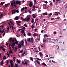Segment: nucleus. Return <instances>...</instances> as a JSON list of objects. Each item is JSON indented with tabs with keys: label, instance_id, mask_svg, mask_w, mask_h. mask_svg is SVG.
Wrapping results in <instances>:
<instances>
[{
	"label": "nucleus",
	"instance_id": "ddd939ff",
	"mask_svg": "<svg viewBox=\"0 0 67 67\" xmlns=\"http://www.w3.org/2000/svg\"><path fill=\"white\" fill-rule=\"evenodd\" d=\"M0 63L1 64V65H2L3 64V60H2V62H1Z\"/></svg>",
	"mask_w": 67,
	"mask_h": 67
},
{
	"label": "nucleus",
	"instance_id": "69168bd1",
	"mask_svg": "<svg viewBox=\"0 0 67 67\" xmlns=\"http://www.w3.org/2000/svg\"><path fill=\"white\" fill-rule=\"evenodd\" d=\"M7 55L8 56H9V53L7 52Z\"/></svg>",
	"mask_w": 67,
	"mask_h": 67
},
{
	"label": "nucleus",
	"instance_id": "c85d7f7f",
	"mask_svg": "<svg viewBox=\"0 0 67 67\" xmlns=\"http://www.w3.org/2000/svg\"><path fill=\"white\" fill-rule=\"evenodd\" d=\"M22 64L23 65H25V63L23 62V61H22Z\"/></svg>",
	"mask_w": 67,
	"mask_h": 67
},
{
	"label": "nucleus",
	"instance_id": "a18cd8bd",
	"mask_svg": "<svg viewBox=\"0 0 67 67\" xmlns=\"http://www.w3.org/2000/svg\"><path fill=\"white\" fill-rule=\"evenodd\" d=\"M29 13H31V11H30V9H29Z\"/></svg>",
	"mask_w": 67,
	"mask_h": 67
},
{
	"label": "nucleus",
	"instance_id": "774afa93",
	"mask_svg": "<svg viewBox=\"0 0 67 67\" xmlns=\"http://www.w3.org/2000/svg\"><path fill=\"white\" fill-rule=\"evenodd\" d=\"M16 12L17 13H19V10H16Z\"/></svg>",
	"mask_w": 67,
	"mask_h": 67
},
{
	"label": "nucleus",
	"instance_id": "e2e57ef3",
	"mask_svg": "<svg viewBox=\"0 0 67 67\" xmlns=\"http://www.w3.org/2000/svg\"><path fill=\"white\" fill-rule=\"evenodd\" d=\"M23 30V29H19V31H20L21 30Z\"/></svg>",
	"mask_w": 67,
	"mask_h": 67
},
{
	"label": "nucleus",
	"instance_id": "13d9d810",
	"mask_svg": "<svg viewBox=\"0 0 67 67\" xmlns=\"http://www.w3.org/2000/svg\"><path fill=\"white\" fill-rule=\"evenodd\" d=\"M14 41L16 42H17V41H17V40H16V38H15Z\"/></svg>",
	"mask_w": 67,
	"mask_h": 67
},
{
	"label": "nucleus",
	"instance_id": "8fccbe9b",
	"mask_svg": "<svg viewBox=\"0 0 67 67\" xmlns=\"http://www.w3.org/2000/svg\"><path fill=\"white\" fill-rule=\"evenodd\" d=\"M21 29L25 30V27H23V29Z\"/></svg>",
	"mask_w": 67,
	"mask_h": 67
},
{
	"label": "nucleus",
	"instance_id": "4c0bfd02",
	"mask_svg": "<svg viewBox=\"0 0 67 67\" xmlns=\"http://www.w3.org/2000/svg\"><path fill=\"white\" fill-rule=\"evenodd\" d=\"M23 51L21 50L19 52V53H23Z\"/></svg>",
	"mask_w": 67,
	"mask_h": 67
},
{
	"label": "nucleus",
	"instance_id": "39448f33",
	"mask_svg": "<svg viewBox=\"0 0 67 67\" xmlns=\"http://www.w3.org/2000/svg\"><path fill=\"white\" fill-rule=\"evenodd\" d=\"M32 5H33V3H32V1H31L30 2L29 6H30V7H32Z\"/></svg>",
	"mask_w": 67,
	"mask_h": 67
},
{
	"label": "nucleus",
	"instance_id": "6e6552de",
	"mask_svg": "<svg viewBox=\"0 0 67 67\" xmlns=\"http://www.w3.org/2000/svg\"><path fill=\"white\" fill-rule=\"evenodd\" d=\"M39 55L40 56H42L44 55V54H43L41 52H40L39 53Z\"/></svg>",
	"mask_w": 67,
	"mask_h": 67
},
{
	"label": "nucleus",
	"instance_id": "aec40b11",
	"mask_svg": "<svg viewBox=\"0 0 67 67\" xmlns=\"http://www.w3.org/2000/svg\"><path fill=\"white\" fill-rule=\"evenodd\" d=\"M30 60H32V61L33 62V58H32L31 57H30Z\"/></svg>",
	"mask_w": 67,
	"mask_h": 67
},
{
	"label": "nucleus",
	"instance_id": "423d86ee",
	"mask_svg": "<svg viewBox=\"0 0 67 67\" xmlns=\"http://www.w3.org/2000/svg\"><path fill=\"white\" fill-rule=\"evenodd\" d=\"M30 20V17H27V18L26 21H27V22H29Z\"/></svg>",
	"mask_w": 67,
	"mask_h": 67
},
{
	"label": "nucleus",
	"instance_id": "0e129e2a",
	"mask_svg": "<svg viewBox=\"0 0 67 67\" xmlns=\"http://www.w3.org/2000/svg\"><path fill=\"white\" fill-rule=\"evenodd\" d=\"M44 39L46 40V41H47V40H48V38H45Z\"/></svg>",
	"mask_w": 67,
	"mask_h": 67
},
{
	"label": "nucleus",
	"instance_id": "bf43d9fd",
	"mask_svg": "<svg viewBox=\"0 0 67 67\" xmlns=\"http://www.w3.org/2000/svg\"><path fill=\"white\" fill-rule=\"evenodd\" d=\"M1 4L2 5H3V2H1Z\"/></svg>",
	"mask_w": 67,
	"mask_h": 67
},
{
	"label": "nucleus",
	"instance_id": "cd10ccee",
	"mask_svg": "<svg viewBox=\"0 0 67 67\" xmlns=\"http://www.w3.org/2000/svg\"><path fill=\"white\" fill-rule=\"evenodd\" d=\"M4 57H3V59H6V56H4Z\"/></svg>",
	"mask_w": 67,
	"mask_h": 67
},
{
	"label": "nucleus",
	"instance_id": "e433bc0d",
	"mask_svg": "<svg viewBox=\"0 0 67 67\" xmlns=\"http://www.w3.org/2000/svg\"><path fill=\"white\" fill-rule=\"evenodd\" d=\"M28 36H31V33H28Z\"/></svg>",
	"mask_w": 67,
	"mask_h": 67
},
{
	"label": "nucleus",
	"instance_id": "58836bf2",
	"mask_svg": "<svg viewBox=\"0 0 67 67\" xmlns=\"http://www.w3.org/2000/svg\"><path fill=\"white\" fill-rule=\"evenodd\" d=\"M10 23H11V24H13V25H14V24L12 22V21H10Z\"/></svg>",
	"mask_w": 67,
	"mask_h": 67
},
{
	"label": "nucleus",
	"instance_id": "c03bdc74",
	"mask_svg": "<svg viewBox=\"0 0 67 67\" xmlns=\"http://www.w3.org/2000/svg\"><path fill=\"white\" fill-rule=\"evenodd\" d=\"M9 60L8 59L7 60V61L6 63L7 64H9Z\"/></svg>",
	"mask_w": 67,
	"mask_h": 67
},
{
	"label": "nucleus",
	"instance_id": "4be33fe9",
	"mask_svg": "<svg viewBox=\"0 0 67 67\" xmlns=\"http://www.w3.org/2000/svg\"><path fill=\"white\" fill-rule=\"evenodd\" d=\"M15 67H18V65L17 64L15 63Z\"/></svg>",
	"mask_w": 67,
	"mask_h": 67
},
{
	"label": "nucleus",
	"instance_id": "ea45409f",
	"mask_svg": "<svg viewBox=\"0 0 67 67\" xmlns=\"http://www.w3.org/2000/svg\"><path fill=\"white\" fill-rule=\"evenodd\" d=\"M9 49H11V46H10V45H9Z\"/></svg>",
	"mask_w": 67,
	"mask_h": 67
},
{
	"label": "nucleus",
	"instance_id": "79ce46f5",
	"mask_svg": "<svg viewBox=\"0 0 67 67\" xmlns=\"http://www.w3.org/2000/svg\"><path fill=\"white\" fill-rule=\"evenodd\" d=\"M11 67H13V64H11Z\"/></svg>",
	"mask_w": 67,
	"mask_h": 67
},
{
	"label": "nucleus",
	"instance_id": "6ab92c4d",
	"mask_svg": "<svg viewBox=\"0 0 67 67\" xmlns=\"http://www.w3.org/2000/svg\"><path fill=\"white\" fill-rule=\"evenodd\" d=\"M3 17V14H1L0 15V19Z\"/></svg>",
	"mask_w": 67,
	"mask_h": 67
},
{
	"label": "nucleus",
	"instance_id": "f03ea898",
	"mask_svg": "<svg viewBox=\"0 0 67 67\" xmlns=\"http://www.w3.org/2000/svg\"><path fill=\"white\" fill-rule=\"evenodd\" d=\"M21 42V43L19 44L18 45V48H21V46L22 47L24 46V41L23 40H22Z\"/></svg>",
	"mask_w": 67,
	"mask_h": 67
},
{
	"label": "nucleus",
	"instance_id": "1a4fd4ad",
	"mask_svg": "<svg viewBox=\"0 0 67 67\" xmlns=\"http://www.w3.org/2000/svg\"><path fill=\"white\" fill-rule=\"evenodd\" d=\"M4 47H5V46H3L0 47V49H2V48H4Z\"/></svg>",
	"mask_w": 67,
	"mask_h": 67
},
{
	"label": "nucleus",
	"instance_id": "2eb2a0df",
	"mask_svg": "<svg viewBox=\"0 0 67 67\" xmlns=\"http://www.w3.org/2000/svg\"><path fill=\"white\" fill-rule=\"evenodd\" d=\"M15 20H19V19L18 18V16L15 17Z\"/></svg>",
	"mask_w": 67,
	"mask_h": 67
},
{
	"label": "nucleus",
	"instance_id": "dca6fc26",
	"mask_svg": "<svg viewBox=\"0 0 67 67\" xmlns=\"http://www.w3.org/2000/svg\"><path fill=\"white\" fill-rule=\"evenodd\" d=\"M21 23V21H18L17 23V24H19V23Z\"/></svg>",
	"mask_w": 67,
	"mask_h": 67
},
{
	"label": "nucleus",
	"instance_id": "49530a36",
	"mask_svg": "<svg viewBox=\"0 0 67 67\" xmlns=\"http://www.w3.org/2000/svg\"><path fill=\"white\" fill-rule=\"evenodd\" d=\"M23 21H26V19L24 18L23 19Z\"/></svg>",
	"mask_w": 67,
	"mask_h": 67
},
{
	"label": "nucleus",
	"instance_id": "7c9ffc66",
	"mask_svg": "<svg viewBox=\"0 0 67 67\" xmlns=\"http://www.w3.org/2000/svg\"><path fill=\"white\" fill-rule=\"evenodd\" d=\"M25 62L26 65H27V62L25 61Z\"/></svg>",
	"mask_w": 67,
	"mask_h": 67
},
{
	"label": "nucleus",
	"instance_id": "72a5a7b5",
	"mask_svg": "<svg viewBox=\"0 0 67 67\" xmlns=\"http://www.w3.org/2000/svg\"><path fill=\"white\" fill-rule=\"evenodd\" d=\"M24 10V8L23 7L21 9V11L22 12Z\"/></svg>",
	"mask_w": 67,
	"mask_h": 67
},
{
	"label": "nucleus",
	"instance_id": "6e6d98bb",
	"mask_svg": "<svg viewBox=\"0 0 67 67\" xmlns=\"http://www.w3.org/2000/svg\"><path fill=\"white\" fill-rule=\"evenodd\" d=\"M23 35L24 36H26V34H25V33L24 32V33Z\"/></svg>",
	"mask_w": 67,
	"mask_h": 67
},
{
	"label": "nucleus",
	"instance_id": "09e8293b",
	"mask_svg": "<svg viewBox=\"0 0 67 67\" xmlns=\"http://www.w3.org/2000/svg\"><path fill=\"white\" fill-rule=\"evenodd\" d=\"M30 40H31V38H29L28 39V42H30Z\"/></svg>",
	"mask_w": 67,
	"mask_h": 67
},
{
	"label": "nucleus",
	"instance_id": "c756f323",
	"mask_svg": "<svg viewBox=\"0 0 67 67\" xmlns=\"http://www.w3.org/2000/svg\"><path fill=\"white\" fill-rule=\"evenodd\" d=\"M10 64H13V61L12 60H10Z\"/></svg>",
	"mask_w": 67,
	"mask_h": 67
},
{
	"label": "nucleus",
	"instance_id": "0eeeda50",
	"mask_svg": "<svg viewBox=\"0 0 67 67\" xmlns=\"http://www.w3.org/2000/svg\"><path fill=\"white\" fill-rule=\"evenodd\" d=\"M33 37H32L31 40H30V42L31 43H34V42L33 41Z\"/></svg>",
	"mask_w": 67,
	"mask_h": 67
},
{
	"label": "nucleus",
	"instance_id": "f704fd0d",
	"mask_svg": "<svg viewBox=\"0 0 67 67\" xmlns=\"http://www.w3.org/2000/svg\"><path fill=\"white\" fill-rule=\"evenodd\" d=\"M9 52H10L11 54H12L13 53V52H12V51L11 50H10L9 51Z\"/></svg>",
	"mask_w": 67,
	"mask_h": 67
},
{
	"label": "nucleus",
	"instance_id": "f3484780",
	"mask_svg": "<svg viewBox=\"0 0 67 67\" xmlns=\"http://www.w3.org/2000/svg\"><path fill=\"white\" fill-rule=\"evenodd\" d=\"M32 16H33V18H35V17H36V15L35 14H33Z\"/></svg>",
	"mask_w": 67,
	"mask_h": 67
},
{
	"label": "nucleus",
	"instance_id": "b1692460",
	"mask_svg": "<svg viewBox=\"0 0 67 67\" xmlns=\"http://www.w3.org/2000/svg\"><path fill=\"white\" fill-rule=\"evenodd\" d=\"M14 59V62H15V57H14L13 58Z\"/></svg>",
	"mask_w": 67,
	"mask_h": 67
},
{
	"label": "nucleus",
	"instance_id": "c9c22d12",
	"mask_svg": "<svg viewBox=\"0 0 67 67\" xmlns=\"http://www.w3.org/2000/svg\"><path fill=\"white\" fill-rule=\"evenodd\" d=\"M34 25H32L31 26V28L33 29H34Z\"/></svg>",
	"mask_w": 67,
	"mask_h": 67
},
{
	"label": "nucleus",
	"instance_id": "a19ab883",
	"mask_svg": "<svg viewBox=\"0 0 67 67\" xmlns=\"http://www.w3.org/2000/svg\"><path fill=\"white\" fill-rule=\"evenodd\" d=\"M8 5H9V4H6L5 5V6L6 7H8Z\"/></svg>",
	"mask_w": 67,
	"mask_h": 67
},
{
	"label": "nucleus",
	"instance_id": "a878e982",
	"mask_svg": "<svg viewBox=\"0 0 67 67\" xmlns=\"http://www.w3.org/2000/svg\"><path fill=\"white\" fill-rule=\"evenodd\" d=\"M34 19H32L31 21V22L32 23H34Z\"/></svg>",
	"mask_w": 67,
	"mask_h": 67
},
{
	"label": "nucleus",
	"instance_id": "412c9836",
	"mask_svg": "<svg viewBox=\"0 0 67 67\" xmlns=\"http://www.w3.org/2000/svg\"><path fill=\"white\" fill-rule=\"evenodd\" d=\"M24 26L26 27H27V25L26 24H25L24 25Z\"/></svg>",
	"mask_w": 67,
	"mask_h": 67
},
{
	"label": "nucleus",
	"instance_id": "f257e3e1",
	"mask_svg": "<svg viewBox=\"0 0 67 67\" xmlns=\"http://www.w3.org/2000/svg\"><path fill=\"white\" fill-rule=\"evenodd\" d=\"M13 1L14 3V6L15 7H17V5L16 4V3L17 4H19V5H21V1H16V2H15V0L12 1V2Z\"/></svg>",
	"mask_w": 67,
	"mask_h": 67
},
{
	"label": "nucleus",
	"instance_id": "9d476101",
	"mask_svg": "<svg viewBox=\"0 0 67 67\" xmlns=\"http://www.w3.org/2000/svg\"><path fill=\"white\" fill-rule=\"evenodd\" d=\"M12 3L11 4V5L12 7H13L14 6V4L13 3V1H12Z\"/></svg>",
	"mask_w": 67,
	"mask_h": 67
},
{
	"label": "nucleus",
	"instance_id": "9b49d317",
	"mask_svg": "<svg viewBox=\"0 0 67 67\" xmlns=\"http://www.w3.org/2000/svg\"><path fill=\"white\" fill-rule=\"evenodd\" d=\"M17 62V63H18L19 64H20L21 63V61H20L19 60H18V59H17L16 60Z\"/></svg>",
	"mask_w": 67,
	"mask_h": 67
},
{
	"label": "nucleus",
	"instance_id": "4d7b16f0",
	"mask_svg": "<svg viewBox=\"0 0 67 67\" xmlns=\"http://www.w3.org/2000/svg\"><path fill=\"white\" fill-rule=\"evenodd\" d=\"M56 47L58 49H59V46H58V45L56 46Z\"/></svg>",
	"mask_w": 67,
	"mask_h": 67
},
{
	"label": "nucleus",
	"instance_id": "864d4df0",
	"mask_svg": "<svg viewBox=\"0 0 67 67\" xmlns=\"http://www.w3.org/2000/svg\"><path fill=\"white\" fill-rule=\"evenodd\" d=\"M43 41L44 43H45V42H46V40L44 39L43 40Z\"/></svg>",
	"mask_w": 67,
	"mask_h": 67
},
{
	"label": "nucleus",
	"instance_id": "393cba45",
	"mask_svg": "<svg viewBox=\"0 0 67 67\" xmlns=\"http://www.w3.org/2000/svg\"><path fill=\"white\" fill-rule=\"evenodd\" d=\"M24 30H23L21 31V33L22 34H23V33H24Z\"/></svg>",
	"mask_w": 67,
	"mask_h": 67
},
{
	"label": "nucleus",
	"instance_id": "37998d69",
	"mask_svg": "<svg viewBox=\"0 0 67 67\" xmlns=\"http://www.w3.org/2000/svg\"><path fill=\"white\" fill-rule=\"evenodd\" d=\"M27 7H25V10H27Z\"/></svg>",
	"mask_w": 67,
	"mask_h": 67
},
{
	"label": "nucleus",
	"instance_id": "3c124183",
	"mask_svg": "<svg viewBox=\"0 0 67 67\" xmlns=\"http://www.w3.org/2000/svg\"><path fill=\"white\" fill-rule=\"evenodd\" d=\"M36 59H37V60H41V59H39L38 58H37Z\"/></svg>",
	"mask_w": 67,
	"mask_h": 67
},
{
	"label": "nucleus",
	"instance_id": "20e7f679",
	"mask_svg": "<svg viewBox=\"0 0 67 67\" xmlns=\"http://www.w3.org/2000/svg\"><path fill=\"white\" fill-rule=\"evenodd\" d=\"M16 12V10H13V9L12 11V14H13L14 13H15Z\"/></svg>",
	"mask_w": 67,
	"mask_h": 67
},
{
	"label": "nucleus",
	"instance_id": "de8ad7c7",
	"mask_svg": "<svg viewBox=\"0 0 67 67\" xmlns=\"http://www.w3.org/2000/svg\"><path fill=\"white\" fill-rule=\"evenodd\" d=\"M25 43H26V45H27V41L26 40H25Z\"/></svg>",
	"mask_w": 67,
	"mask_h": 67
},
{
	"label": "nucleus",
	"instance_id": "338daca9",
	"mask_svg": "<svg viewBox=\"0 0 67 67\" xmlns=\"http://www.w3.org/2000/svg\"><path fill=\"white\" fill-rule=\"evenodd\" d=\"M14 44V45H15V44H16V42H14L13 43Z\"/></svg>",
	"mask_w": 67,
	"mask_h": 67
},
{
	"label": "nucleus",
	"instance_id": "5701e85b",
	"mask_svg": "<svg viewBox=\"0 0 67 67\" xmlns=\"http://www.w3.org/2000/svg\"><path fill=\"white\" fill-rule=\"evenodd\" d=\"M25 51H24V53L22 54V56H23L24 55V54H25Z\"/></svg>",
	"mask_w": 67,
	"mask_h": 67
},
{
	"label": "nucleus",
	"instance_id": "bb28decb",
	"mask_svg": "<svg viewBox=\"0 0 67 67\" xmlns=\"http://www.w3.org/2000/svg\"><path fill=\"white\" fill-rule=\"evenodd\" d=\"M36 62L37 64H40V62H39V61H38V60H36Z\"/></svg>",
	"mask_w": 67,
	"mask_h": 67
},
{
	"label": "nucleus",
	"instance_id": "5fc2aeb1",
	"mask_svg": "<svg viewBox=\"0 0 67 67\" xmlns=\"http://www.w3.org/2000/svg\"><path fill=\"white\" fill-rule=\"evenodd\" d=\"M5 32H4L3 34V36L4 37V35H5Z\"/></svg>",
	"mask_w": 67,
	"mask_h": 67
},
{
	"label": "nucleus",
	"instance_id": "7ed1b4c3",
	"mask_svg": "<svg viewBox=\"0 0 67 67\" xmlns=\"http://www.w3.org/2000/svg\"><path fill=\"white\" fill-rule=\"evenodd\" d=\"M9 41L10 42H11V41H12L13 43L14 41V40L13 39L12 40V38H9Z\"/></svg>",
	"mask_w": 67,
	"mask_h": 67
},
{
	"label": "nucleus",
	"instance_id": "4468645a",
	"mask_svg": "<svg viewBox=\"0 0 67 67\" xmlns=\"http://www.w3.org/2000/svg\"><path fill=\"white\" fill-rule=\"evenodd\" d=\"M44 37H48V36L47 35H46V34H45L44 35Z\"/></svg>",
	"mask_w": 67,
	"mask_h": 67
},
{
	"label": "nucleus",
	"instance_id": "473e14b6",
	"mask_svg": "<svg viewBox=\"0 0 67 67\" xmlns=\"http://www.w3.org/2000/svg\"><path fill=\"white\" fill-rule=\"evenodd\" d=\"M33 35L34 36H37V35H36V34L35 33Z\"/></svg>",
	"mask_w": 67,
	"mask_h": 67
},
{
	"label": "nucleus",
	"instance_id": "052dcab7",
	"mask_svg": "<svg viewBox=\"0 0 67 67\" xmlns=\"http://www.w3.org/2000/svg\"><path fill=\"white\" fill-rule=\"evenodd\" d=\"M4 48H2V50H3V51H5V49H4Z\"/></svg>",
	"mask_w": 67,
	"mask_h": 67
},
{
	"label": "nucleus",
	"instance_id": "2f4dec72",
	"mask_svg": "<svg viewBox=\"0 0 67 67\" xmlns=\"http://www.w3.org/2000/svg\"><path fill=\"white\" fill-rule=\"evenodd\" d=\"M53 3H50V5H51V7H53Z\"/></svg>",
	"mask_w": 67,
	"mask_h": 67
},
{
	"label": "nucleus",
	"instance_id": "603ef678",
	"mask_svg": "<svg viewBox=\"0 0 67 67\" xmlns=\"http://www.w3.org/2000/svg\"><path fill=\"white\" fill-rule=\"evenodd\" d=\"M33 8L34 9H35V5L33 6Z\"/></svg>",
	"mask_w": 67,
	"mask_h": 67
},
{
	"label": "nucleus",
	"instance_id": "680f3d73",
	"mask_svg": "<svg viewBox=\"0 0 67 67\" xmlns=\"http://www.w3.org/2000/svg\"><path fill=\"white\" fill-rule=\"evenodd\" d=\"M55 13H56V14L57 15H58V12H55Z\"/></svg>",
	"mask_w": 67,
	"mask_h": 67
},
{
	"label": "nucleus",
	"instance_id": "f8f14e48",
	"mask_svg": "<svg viewBox=\"0 0 67 67\" xmlns=\"http://www.w3.org/2000/svg\"><path fill=\"white\" fill-rule=\"evenodd\" d=\"M48 14L46 12L45 13H43V15H46Z\"/></svg>",
	"mask_w": 67,
	"mask_h": 67
},
{
	"label": "nucleus",
	"instance_id": "a211bd4d",
	"mask_svg": "<svg viewBox=\"0 0 67 67\" xmlns=\"http://www.w3.org/2000/svg\"><path fill=\"white\" fill-rule=\"evenodd\" d=\"M42 65L43 66H46V65L44 63H42Z\"/></svg>",
	"mask_w": 67,
	"mask_h": 67
}]
</instances>
